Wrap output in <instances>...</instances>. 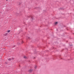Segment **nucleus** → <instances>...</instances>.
Instances as JSON below:
<instances>
[{"label": "nucleus", "mask_w": 74, "mask_h": 74, "mask_svg": "<svg viewBox=\"0 0 74 74\" xmlns=\"http://www.w3.org/2000/svg\"><path fill=\"white\" fill-rule=\"evenodd\" d=\"M7 35H8V33H6L5 34V36H7Z\"/></svg>", "instance_id": "f257e3e1"}, {"label": "nucleus", "mask_w": 74, "mask_h": 74, "mask_svg": "<svg viewBox=\"0 0 74 74\" xmlns=\"http://www.w3.org/2000/svg\"><path fill=\"white\" fill-rule=\"evenodd\" d=\"M7 33H9V32H10V30H8L7 31Z\"/></svg>", "instance_id": "f03ea898"}, {"label": "nucleus", "mask_w": 74, "mask_h": 74, "mask_svg": "<svg viewBox=\"0 0 74 74\" xmlns=\"http://www.w3.org/2000/svg\"><path fill=\"white\" fill-rule=\"evenodd\" d=\"M24 58H25V59H26V58H27V57L26 56H24Z\"/></svg>", "instance_id": "7ed1b4c3"}, {"label": "nucleus", "mask_w": 74, "mask_h": 74, "mask_svg": "<svg viewBox=\"0 0 74 74\" xmlns=\"http://www.w3.org/2000/svg\"><path fill=\"white\" fill-rule=\"evenodd\" d=\"M8 60H11V58H9L8 59Z\"/></svg>", "instance_id": "20e7f679"}, {"label": "nucleus", "mask_w": 74, "mask_h": 74, "mask_svg": "<svg viewBox=\"0 0 74 74\" xmlns=\"http://www.w3.org/2000/svg\"><path fill=\"white\" fill-rule=\"evenodd\" d=\"M56 24H58V22H56L55 23V25H56Z\"/></svg>", "instance_id": "39448f33"}, {"label": "nucleus", "mask_w": 74, "mask_h": 74, "mask_svg": "<svg viewBox=\"0 0 74 74\" xmlns=\"http://www.w3.org/2000/svg\"><path fill=\"white\" fill-rule=\"evenodd\" d=\"M36 67H37V66H35L34 67L35 69H36Z\"/></svg>", "instance_id": "423d86ee"}, {"label": "nucleus", "mask_w": 74, "mask_h": 74, "mask_svg": "<svg viewBox=\"0 0 74 74\" xmlns=\"http://www.w3.org/2000/svg\"><path fill=\"white\" fill-rule=\"evenodd\" d=\"M23 41H22V42H21L22 44L23 43Z\"/></svg>", "instance_id": "0eeeda50"}, {"label": "nucleus", "mask_w": 74, "mask_h": 74, "mask_svg": "<svg viewBox=\"0 0 74 74\" xmlns=\"http://www.w3.org/2000/svg\"><path fill=\"white\" fill-rule=\"evenodd\" d=\"M12 59L13 60L14 59V58H12Z\"/></svg>", "instance_id": "6e6552de"}, {"label": "nucleus", "mask_w": 74, "mask_h": 74, "mask_svg": "<svg viewBox=\"0 0 74 74\" xmlns=\"http://www.w3.org/2000/svg\"><path fill=\"white\" fill-rule=\"evenodd\" d=\"M6 1H8V0H6Z\"/></svg>", "instance_id": "1a4fd4ad"}]
</instances>
